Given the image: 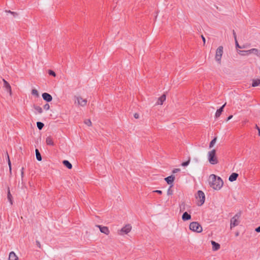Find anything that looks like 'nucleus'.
I'll return each mask as SVG.
<instances>
[{
	"instance_id": "39",
	"label": "nucleus",
	"mask_w": 260,
	"mask_h": 260,
	"mask_svg": "<svg viewBox=\"0 0 260 260\" xmlns=\"http://www.w3.org/2000/svg\"><path fill=\"white\" fill-rule=\"evenodd\" d=\"M10 13L12 14L14 17L18 16V13L15 12H10Z\"/></svg>"
},
{
	"instance_id": "46",
	"label": "nucleus",
	"mask_w": 260,
	"mask_h": 260,
	"mask_svg": "<svg viewBox=\"0 0 260 260\" xmlns=\"http://www.w3.org/2000/svg\"><path fill=\"white\" fill-rule=\"evenodd\" d=\"M256 128L258 130V131H259L260 128H259V127L257 125H256Z\"/></svg>"
},
{
	"instance_id": "8",
	"label": "nucleus",
	"mask_w": 260,
	"mask_h": 260,
	"mask_svg": "<svg viewBox=\"0 0 260 260\" xmlns=\"http://www.w3.org/2000/svg\"><path fill=\"white\" fill-rule=\"evenodd\" d=\"M197 198H199L200 200L199 201V203H198V205L199 206L202 205L204 203L205 200V197L204 193L201 190H199L198 191Z\"/></svg>"
},
{
	"instance_id": "16",
	"label": "nucleus",
	"mask_w": 260,
	"mask_h": 260,
	"mask_svg": "<svg viewBox=\"0 0 260 260\" xmlns=\"http://www.w3.org/2000/svg\"><path fill=\"white\" fill-rule=\"evenodd\" d=\"M165 180L168 184H172L175 180V176L173 175H171L168 177H166Z\"/></svg>"
},
{
	"instance_id": "12",
	"label": "nucleus",
	"mask_w": 260,
	"mask_h": 260,
	"mask_svg": "<svg viewBox=\"0 0 260 260\" xmlns=\"http://www.w3.org/2000/svg\"><path fill=\"white\" fill-rule=\"evenodd\" d=\"M42 98L45 101L48 102H51L52 100V96L50 94L46 92L42 94Z\"/></svg>"
},
{
	"instance_id": "18",
	"label": "nucleus",
	"mask_w": 260,
	"mask_h": 260,
	"mask_svg": "<svg viewBox=\"0 0 260 260\" xmlns=\"http://www.w3.org/2000/svg\"><path fill=\"white\" fill-rule=\"evenodd\" d=\"M9 260H18V257L13 251H12L9 254Z\"/></svg>"
},
{
	"instance_id": "5",
	"label": "nucleus",
	"mask_w": 260,
	"mask_h": 260,
	"mask_svg": "<svg viewBox=\"0 0 260 260\" xmlns=\"http://www.w3.org/2000/svg\"><path fill=\"white\" fill-rule=\"evenodd\" d=\"M223 48L222 46H219L216 50L215 59L216 61L219 63H221V57L223 52Z\"/></svg>"
},
{
	"instance_id": "19",
	"label": "nucleus",
	"mask_w": 260,
	"mask_h": 260,
	"mask_svg": "<svg viewBox=\"0 0 260 260\" xmlns=\"http://www.w3.org/2000/svg\"><path fill=\"white\" fill-rule=\"evenodd\" d=\"M182 219L183 221H186L191 219V216L187 212H184L182 216Z\"/></svg>"
},
{
	"instance_id": "49",
	"label": "nucleus",
	"mask_w": 260,
	"mask_h": 260,
	"mask_svg": "<svg viewBox=\"0 0 260 260\" xmlns=\"http://www.w3.org/2000/svg\"><path fill=\"white\" fill-rule=\"evenodd\" d=\"M258 135L260 136V129H259V131H258Z\"/></svg>"
},
{
	"instance_id": "47",
	"label": "nucleus",
	"mask_w": 260,
	"mask_h": 260,
	"mask_svg": "<svg viewBox=\"0 0 260 260\" xmlns=\"http://www.w3.org/2000/svg\"><path fill=\"white\" fill-rule=\"evenodd\" d=\"M37 244H38V245L39 247H40L41 244H40V242H37Z\"/></svg>"
},
{
	"instance_id": "15",
	"label": "nucleus",
	"mask_w": 260,
	"mask_h": 260,
	"mask_svg": "<svg viewBox=\"0 0 260 260\" xmlns=\"http://www.w3.org/2000/svg\"><path fill=\"white\" fill-rule=\"evenodd\" d=\"M211 243L212 245V250L213 251H217L220 248V246L219 244L215 242L214 241H211Z\"/></svg>"
},
{
	"instance_id": "48",
	"label": "nucleus",
	"mask_w": 260,
	"mask_h": 260,
	"mask_svg": "<svg viewBox=\"0 0 260 260\" xmlns=\"http://www.w3.org/2000/svg\"><path fill=\"white\" fill-rule=\"evenodd\" d=\"M24 172V168L22 167L21 170V172Z\"/></svg>"
},
{
	"instance_id": "21",
	"label": "nucleus",
	"mask_w": 260,
	"mask_h": 260,
	"mask_svg": "<svg viewBox=\"0 0 260 260\" xmlns=\"http://www.w3.org/2000/svg\"><path fill=\"white\" fill-rule=\"evenodd\" d=\"M259 84H260V79H253L252 80V87L257 86Z\"/></svg>"
},
{
	"instance_id": "42",
	"label": "nucleus",
	"mask_w": 260,
	"mask_h": 260,
	"mask_svg": "<svg viewBox=\"0 0 260 260\" xmlns=\"http://www.w3.org/2000/svg\"><path fill=\"white\" fill-rule=\"evenodd\" d=\"M202 39L203 40V43H204V45H205V42H206V39H205V37L203 35L202 36Z\"/></svg>"
},
{
	"instance_id": "34",
	"label": "nucleus",
	"mask_w": 260,
	"mask_h": 260,
	"mask_svg": "<svg viewBox=\"0 0 260 260\" xmlns=\"http://www.w3.org/2000/svg\"><path fill=\"white\" fill-rule=\"evenodd\" d=\"M7 157H8V165H9V170H10V173H11V172H11V170H12L11 164V161L10 160L9 156L8 153H7Z\"/></svg>"
},
{
	"instance_id": "50",
	"label": "nucleus",
	"mask_w": 260,
	"mask_h": 260,
	"mask_svg": "<svg viewBox=\"0 0 260 260\" xmlns=\"http://www.w3.org/2000/svg\"><path fill=\"white\" fill-rule=\"evenodd\" d=\"M8 13H10V12H11L10 10L7 11Z\"/></svg>"
},
{
	"instance_id": "2",
	"label": "nucleus",
	"mask_w": 260,
	"mask_h": 260,
	"mask_svg": "<svg viewBox=\"0 0 260 260\" xmlns=\"http://www.w3.org/2000/svg\"><path fill=\"white\" fill-rule=\"evenodd\" d=\"M216 153V150L213 149L211 151H208L207 153L208 160L210 164L213 165H216L218 163V159Z\"/></svg>"
},
{
	"instance_id": "6",
	"label": "nucleus",
	"mask_w": 260,
	"mask_h": 260,
	"mask_svg": "<svg viewBox=\"0 0 260 260\" xmlns=\"http://www.w3.org/2000/svg\"><path fill=\"white\" fill-rule=\"evenodd\" d=\"M74 99L75 100V103H77L78 106L84 107L87 105V100L83 99L80 96H75Z\"/></svg>"
},
{
	"instance_id": "27",
	"label": "nucleus",
	"mask_w": 260,
	"mask_h": 260,
	"mask_svg": "<svg viewBox=\"0 0 260 260\" xmlns=\"http://www.w3.org/2000/svg\"><path fill=\"white\" fill-rule=\"evenodd\" d=\"M34 109L40 114L43 112L42 108L38 106H34Z\"/></svg>"
},
{
	"instance_id": "3",
	"label": "nucleus",
	"mask_w": 260,
	"mask_h": 260,
	"mask_svg": "<svg viewBox=\"0 0 260 260\" xmlns=\"http://www.w3.org/2000/svg\"><path fill=\"white\" fill-rule=\"evenodd\" d=\"M241 214L240 213H237L235 214L230 220V229H232L233 228L238 226L240 222V218Z\"/></svg>"
},
{
	"instance_id": "13",
	"label": "nucleus",
	"mask_w": 260,
	"mask_h": 260,
	"mask_svg": "<svg viewBox=\"0 0 260 260\" xmlns=\"http://www.w3.org/2000/svg\"><path fill=\"white\" fill-rule=\"evenodd\" d=\"M166 100V95L165 94H163L160 97H159L158 99L157 103H156V105H162L163 103Z\"/></svg>"
},
{
	"instance_id": "9",
	"label": "nucleus",
	"mask_w": 260,
	"mask_h": 260,
	"mask_svg": "<svg viewBox=\"0 0 260 260\" xmlns=\"http://www.w3.org/2000/svg\"><path fill=\"white\" fill-rule=\"evenodd\" d=\"M3 81L4 82V87L6 88L7 91L9 92V94L11 95L12 92L10 84L4 79H3Z\"/></svg>"
},
{
	"instance_id": "26",
	"label": "nucleus",
	"mask_w": 260,
	"mask_h": 260,
	"mask_svg": "<svg viewBox=\"0 0 260 260\" xmlns=\"http://www.w3.org/2000/svg\"><path fill=\"white\" fill-rule=\"evenodd\" d=\"M217 138H214L209 144V148H212L216 142Z\"/></svg>"
},
{
	"instance_id": "11",
	"label": "nucleus",
	"mask_w": 260,
	"mask_h": 260,
	"mask_svg": "<svg viewBox=\"0 0 260 260\" xmlns=\"http://www.w3.org/2000/svg\"><path fill=\"white\" fill-rule=\"evenodd\" d=\"M253 54L260 58V49L252 48L249 50V54Z\"/></svg>"
},
{
	"instance_id": "40",
	"label": "nucleus",
	"mask_w": 260,
	"mask_h": 260,
	"mask_svg": "<svg viewBox=\"0 0 260 260\" xmlns=\"http://www.w3.org/2000/svg\"><path fill=\"white\" fill-rule=\"evenodd\" d=\"M154 192L158 193V194H161L162 191L160 190H155L153 191Z\"/></svg>"
},
{
	"instance_id": "23",
	"label": "nucleus",
	"mask_w": 260,
	"mask_h": 260,
	"mask_svg": "<svg viewBox=\"0 0 260 260\" xmlns=\"http://www.w3.org/2000/svg\"><path fill=\"white\" fill-rule=\"evenodd\" d=\"M7 198L8 201H9L10 204L12 205L13 204V197L10 193V189H8V194H7Z\"/></svg>"
},
{
	"instance_id": "36",
	"label": "nucleus",
	"mask_w": 260,
	"mask_h": 260,
	"mask_svg": "<svg viewBox=\"0 0 260 260\" xmlns=\"http://www.w3.org/2000/svg\"><path fill=\"white\" fill-rule=\"evenodd\" d=\"M48 74L51 75V76H52L53 77H55L56 76V74L55 73L52 71V70H49L48 71Z\"/></svg>"
},
{
	"instance_id": "43",
	"label": "nucleus",
	"mask_w": 260,
	"mask_h": 260,
	"mask_svg": "<svg viewBox=\"0 0 260 260\" xmlns=\"http://www.w3.org/2000/svg\"><path fill=\"white\" fill-rule=\"evenodd\" d=\"M232 117H233V115L229 116L228 117L226 121H228L230 120V119H231L232 118Z\"/></svg>"
},
{
	"instance_id": "20",
	"label": "nucleus",
	"mask_w": 260,
	"mask_h": 260,
	"mask_svg": "<svg viewBox=\"0 0 260 260\" xmlns=\"http://www.w3.org/2000/svg\"><path fill=\"white\" fill-rule=\"evenodd\" d=\"M46 144L48 145L53 146L54 142L51 137H48L46 139Z\"/></svg>"
},
{
	"instance_id": "33",
	"label": "nucleus",
	"mask_w": 260,
	"mask_h": 260,
	"mask_svg": "<svg viewBox=\"0 0 260 260\" xmlns=\"http://www.w3.org/2000/svg\"><path fill=\"white\" fill-rule=\"evenodd\" d=\"M84 123L89 126L92 125V122L90 119H86L84 121Z\"/></svg>"
},
{
	"instance_id": "44",
	"label": "nucleus",
	"mask_w": 260,
	"mask_h": 260,
	"mask_svg": "<svg viewBox=\"0 0 260 260\" xmlns=\"http://www.w3.org/2000/svg\"><path fill=\"white\" fill-rule=\"evenodd\" d=\"M134 117L136 119L139 118V114L137 113H135L134 115Z\"/></svg>"
},
{
	"instance_id": "51",
	"label": "nucleus",
	"mask_w": 260,
	"mask_h": 260,
	"mask_svg": "<svg viewBox=\"0 0 260 260\" xmlns=\"http://www.w3.org/2000/svg\"><path fill=\"white\" fill-rule=\"evenodd\" d=\"M238 235H239V233H237L236 234V236H238Z\"/></svg>"
},
{
	"instance_id": "14",
	"label": "nucleus",
	"mask_w": 260,
	"mask_h": 260,
	"mask_svg": "<svg viewBox=\"0 0 260 260\" xmlns=\"http://www.w3.org/2000/svg\"><path fill=\"white\" fill-rule=\"evenodd\" d=\"M225 105H226V103H225L224 105H223L219 109H218L216 111V112L215 113V116L216 118H218L221 115L222 112H223V108L225 107Z\"/></svg>"
},
{
	"instance_id": "32",
	"label": "nucleus",
	"mask_w": 260,
	"mask_h": 260,
	"mask_svg": "<svg viewBox=\"0 0 260 260\" xmlns=\"http://www.w3.org/2000/svg\"><path fill=\"white\" fill-rule=\"evenodd\" d=\"M172 185L171 186H170V187L169 188V189H168L167 190V194L168 196H171L173 194V190L171 189L172 187Z\"/></svg>"
},
{
	"instance_id": "35",
	"label": "nucleus",
	"mask_w": 260,
	"mask_h": 260,
	"mask_svg": "<svg viewBox=\"0 0 260 260\" xmlns=\"http://www.w3.org/2000/svg\"><path fill=\"white\" fill-rule=\"evenodd\" d=\"M189 162H190V158H189L187 161L182 162L181 165L183 167H186L189 165Z\"/></svg>"
},
{
	"instance_id": "25",
	"label": "nucleus",
	"mask_w": 260,
	"mask_h": 260,
	"mask_svg": "<svg viewBox=\"0 0 260 260\" xmlns=\"http://www.w3.org/2000/svg\"><path fill=\"white\" fill-rule=\"evenodd\" d=\"M36 158L38 160L41 161L42 160V157L40 153L39 152L38 149H36L35 150Z\"/></svg>"
},
{
	"instance_id": "41",
	"label": "nucleus",
	"mask_w": 260,
	"mask_h": 260,
	"mask_svg": "<svg viewBox=\"0 0 260 260\" xmlns=\"http://www.w3.org/2000/svg\"><path fill=\"white\" fill-rule=\"evenodd\" d=\"M255 231L257 232V233H259L260 232V226H258V228H256Z\"/></svg>"
},
{
	"instance_id": "45",
	"label": "nucleus",
	"mask_w": 260,
	"mask_h": 260,
	"mask_svg": "<svg viewBox=\"0 0 260 260\" xmlns=\"http://www.w3.org/2000/svg\"><path fill=\"white\" fill-rule=\"evenodd\" d=\"M21 178H22L24 176V172H21Z\"/></svg>"
},
{
	"instance_id": "1",
	"label": "nucleus",
	"mask_w": 260,
	"mask_h": 260,
	"mask_svg": "<svg viewBox=\"0 0 260 260\" xmlns=\"http://www.w3.org/2000/svg\"><path fill=\"white\" fill-rule=\"evenodd\" d=\"M208 181L210 187L215 190L220 189L223 184V182L221 178L214 174L210 175Z\"/></svg>"
},
{
	"instance_id": "22",
	"label": "nucleus",
	"mask_w": 260,
	"mask_h": 260,
	"mask_svg": "<svg viewBox=\"0 0 260 260\" xmlns=\"http://www.w3.org/2000/svg\"><path fill=\"white\" fill-rule=\"evenodd\" d=\"M62 163L69 169L72 168V165L68 160H64L63 161Z\"/></svg>"
},
{
	"instance_id": "17",
	"label": "nucleus",
	"mask_w": 260,
	"mask_h": 260,
	"mask_svg": "<svg viewBox=\"0 0 260 260\" xmlns=\"http://www.w3.org/2000/svg\"><path fill=\"white\" fill-rule=\"evenodd\" d=\"M238 177V174L236 173H233L229 177V180L231 182H233L236 180L237 177Z\"/></svg>"
},
{
	"instance_id": "7",
	"label": "nucleus",
	"mask_w": 260,
	"mask_h": 260,
	"mask_svg": "<svg viewBox=\"0 0 260 260\" xmlns=\"http://www.w3.org/2000/svg\"><path fill=\"white\" fill-rule=\"evenodd\" d=\"M132 230V226L129 224H126L123 226L121 229L118 231V234L119 235H123L124 234H127Z\"/></svg>"
},
{
	"instance_id": "37",
	"label": "nucleus",
	"mask_w": 260,
	"mask_h": 260,
	"mask_svg": "<svg viewBox=\"0 0 260 260\" xmlns=\"http://www.w3.org/2000/svg\"><path fill=\"white\" fill-rule=\"evenodd\" d=\"M44 109L47 111L50 109V105L48 104H46L43 106Z\"/></svg>"
},
{
	"instance_id": "10",
	"label": "nucleus",
	"mask_w": 260,
	"mask_h": 260,
	"mask_svg": "<svg viewBox=\"0 0 260 260\" xmlns=\"http://www.w3.org/2000/svg\"><path fill=\"white\" fill-rule=\"evenodd\" d=\"M96 226L99 228L100 232L107 235H108L110 233V231L108 227L105 226H102L100 225H97Z\"/></svg>"
},
{
	"instance_id": "31",
	"label": "nucleus",
	"mask_w": 260,
	"mask_h": 260,
	"mask_svg": "<svg viewBox=\"0 0 260 260\" xmlns=\"http://www.w3.org/2000/svg\"><path fill=\"white\" fill-rule=\"evenodd\" d=\"M37 125L39 129L41 130L43 127L44 124L41 122H37Z\"/></svg>"
},
{
	"instance_id": "4",
	"label": "nucleus",
	"mask_w": 260,
	"mask_h": 260,
	"mask_svg": "<svg viewBox=\"0 0 260 260\" xmlns=\"http://www.w3.org/2000/svg\"><path fill=\"white\" fill-rule=\"evenodd\" d=\"M189 229L197 233H201L203 229L201 224L198 222H192L189 224Z\"/></svg>"
},
{
	"instance_id": "38",
	"label": "nucleus",
	"mask_w": 260,
	"mask_h": 260,
	"mask_svg": "<svg viewBox=\"0 0 260 260\" xmlns=\"http://www.w3.org/2000/svg\"><path fill=\"white\" fill-rule=\"evenodd\" d=\"M180 171V169H175L173 171V173H176L177 172H179Z\"/></svg>"
},
{
	"instance_id": "30",
	"label": "nucleus",
	"mask_w": 260,
	"mask_h": 260,
	"mask_svg": "<svg viewBox=\"0 0 260 260\" xmlns=\"http://www.w3.org/2000/svg\"><path fill=\"white\" fill-rule=\"evenodd\" d=\"M31 94L34 95H35L36 97H39V94L38 93V91L36 89H33L31 90Z\"/></svg>"
},
{
	"instance_id": "28",
	"label": "nucleus",
	"mask_w": 260,
	"mask_h": 260,
	"mask_svg": "<svg viewBox=\"0 0 260 260\" xmlns=\"http://www.w3.org/2000/svg\"><path fill=\"white\" fill-rule=\"evenodd\" d=\"M233 34H234V37H235V41H236V47H238V48H245V47L244 46H242H242H240L239 45V44H238V42H237V39H236V33L235 32V31H233Z\"/></svg>"
},
{
	"instance_id": "29",
	"label": "nucleus",
	"mask_w": 260,
	"mask_h": 260,
	"mask_svg": "<svg viewBox=\"0 0 260 260\" xmlns=\"http://www.w3.org/2000/svg\"><path fill=\"white\" fill-rule=\"evenodd\" d=\"M185 203L184 202H182L180 205V211L183 212L185 210Z\"/></svg>"
},
{
	"instance_id": "24",
	"label": "nucleus",
	"mask_w": 260,
	"mask_h": 260,
	"mask_svg": "<svg viewBox=\"0 0 260 260\" xmlns=\"http://www.w3.org/2000/svg\"><path fill=\"white\" fill-rule=\"evenodd\" d=\"M239 54L242 56H247L249 55V50H240Z\"/></svg>"
}]
</instances>
